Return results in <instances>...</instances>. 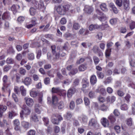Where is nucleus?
Segmentation results:
<instances>
[{
    "instance_id": "f257e3e1",
    "label": "nucleus",
    "mask_w": 135,
    "mask_h": 135,
    "mask_svg": "<svg viewBox=\"0 0 135 135\" xmlns=\"http://www.w3.org/2000/svg\"><path fill=\"white\" fill-rule=\"evenodd\" d=\"M31 3L32 6L36 9H39L43 12L45 9V6L44 5V2L42 0H40L39 3L37 1L32 0Z\"/></svg>"
},
{
    "instance_id": "f03ea898",
    "label": "nucleus",
    "mask_w": 135,
    "mask_h": 135,
    "mask_svg": "<svg viewBox=\"0 0 135 135\" xmlns=\"http://www.w3.org/2000/svg\"><path fill=\"white\" fill-rule=\"evenodd\" d=\"M70 6L69 4L63 6L59 5L57 6L56 9L57 12L61 15H65L66 12L68 11L70 9Z\"/></svg>"
},
{
    "instance_id": "7ed1b4c3",
    "label": "nucleus",
    "mask_w": 135,
    "mask_h": 135,
    "mask_svg": "<svg viewBox=\"0 0 135 135\" xmlns=\"http://www.w3.org/2000/svg\"><path fill=\"white\" fill-rule=\"evenodd\" d=\"M31 112V110L30 109L26 107L22 110L20 112V117L22 119H24V115H29Z\"/></svg>"
},
{
    "instance_id": "20e7f679",
    "label": "nucleus",
    "mask_w": 135,
    "mask_h": 135,
    "mask_svg": "<svg viewBox=\"0 0 135 135\" xmlns=\"http://www.w3.org/2000/svg\"><path fill=\"white\" fill-rule=\"evenodd\" d=\"M27 105L30 107L32 106L34 104V101L32 98L26 97L24 99Z\"/></svg>"
},
{
    "instance_id": "39448f33",
    "label": "nucleus",
    "mask_w": 135,
    "mask_h": 135,
    "mask_svg": "<svg viewBox=\"0 0 135 135\" xmlns=\"http://www.w3.org/2000/svg\"><path fill=\"white\" fill-rule=\"evenodd\" d=\"M51 48L52 50V52L53 55L55 56L56 58H59V54L57 51H56L55 46V45L51 46Z\"/></svg>"
},
{
    "instance_id": "423d86ee",
    "label": "nucleus",
    "mask_w": 135,
    "mask_h": 135,
    "mask_svg": "<svg viewBox=\"0 0 135 135\" xmlns=\"http://www.w3.org/2000/svg\"><path fill=\"white\" fill-rule=\"evenodd\" d=\"M85 12L88 14H90L93 11V8L90 6L86 5L84 9Z\"/></svg>"
},
{
    "instance_id": "0eeeda50",
    "label": "nucleus",
    "mask_w": 135,
    "mask_h": 135,
    "mask_svg": "<svg viewBox=\"0 0 135 135\" xmlns=\"http://www.w3.org/2000/svg\"><path fill=\"white\" fill-rule=\"evenodd\" d=\"M97 123V119L95 118H91L89 122L88 125L89 126L94 127Z\"/></svg>"
},
{
    "instance_id": "6e6552de",
    "label": "nucleus",
    "mask_w": 135,
    "mask_h": 135,
    "mask_svg": "<svg viewBox=\"0 0 135 135\" xmlns=\"http://www.w3.org/2000/svg\"><path fill=\"white\" fill-rule=\"evenodd\" d=\"M76 91L75 89L74 88H70L67 91V96L68 97H71Z\"/></svg>"
},
{
    "instance_id": "1a4fd4ad",
    "label": "nucleus",
    "mask_w": 135,
    "mask_h": 135,
    "mask_svg": "<svg viewBox=\"0 0 135 135\" xmlns=\"http://www.w3.org/2000/svg\"><path fill=\"white\" fill-rule=\"evenodd\" d=\"M10 18V14L8 11L4 12L2 16V19L3 20H8Z\"/></svg>"
},
{
    "instance_id": "9d476101",
    "label": "nucleus",
    "mask_w": 135,
    "mask_h": 135,
    "mask_svg": "<svg viewBox=\"0 0 135 135\" xmlns=\"http://www.w3.org/2000/svg\"><path fill=\"white\" fill-rule=\"evenodd\" d=\"M101 122L102 125L104 127H108L109 125L108 120L105 118H102L101 120Z\"/></svg>"
},
{
    "instance_id": "9b49d317",
    "label": "nucleus",
    "mask_w": 135,
    "mask_h": 135,
    "mask_svg": "<svg viewBox=\"0 0 135 135\" xmlns=\"http://www.w3.org/2000/svg\"><path fill=\"white\" fill-rule=\"evenodd\" d=\"M51 121L54 124H58L59 123L57 118L56 117V114H53L51 116Z\"/></svg>"
},
{
    "instance_id": "f8f14e48",
    "label": "nucleus",
    "mask_w": 135,
    "mask_h": 135,
    "mask_svg": "<svg viewBox=\"0 0 135 135\" xmlns=\"http://www.w3.org/2000/svg\"><path fill=\"white\" fill-rule=\"evenodd\" d=\"M100 27V26L97 24L94 25L91 24L89 27V30L91 31L94 30L96 29H97Z\"/></svg>"
},
{
    "instance_id": "ddd939ff",
    "label": "nucleus",
    "mask_w": 135,
    "mask_h": 135,
    "mask_svg": "<svg viewBox=\"0 0 135 135\" xmlns=\"http://www.w3.org/2000/svg\"><path fill=\"white\" fill-rule=\"evenodd\" d=\"M129 0H123V6L124 8L126 10H128L129 8Z\"/></svg>"
},
{
    "instance_id": "4468645a",
    "label": "nucleus",
    "mask_w": 135,
    "mask_h": 135,
    "mask_svg": "<svg viewBox=\"0 0 135 135\" xmlns=\"http://www.w3.org/2000/svg\"><path fill=\"white\" fill-rule=\"evenodd\" d=\"M87 68V65L86 64H84L80 65L78 68L79 70L80 71H84Z\"/></svg>"
},
{
    "instance_id": "2eb2a0df",
    "label": "nucleus",
    "mask_w": 135,
    "mask_h": 135,
    "mask_svg": "<svg viewBox=\"0 0 135 135\" xmlns=\"http://www.w3.org/2000/svg\"><path fill=\"white\" fill-rule=\"evenodd\" d=\"M8 117L10 119H12V117L17 115V113L16 112L12 111L8 112Z\"/></svg>"
},
{
    "instance_id": "dca6fc26",
    "label": "nucleus",
    "mask_w": 135,
    "mask_h": 135,
    "mask_svg": "<svg viewBox=\"0 0 135 135\" xmlns=\"http://www.w3.org/2000/svg\"><path fill=\"white\" fill-rule=\"evenodd\" d=\"M97 81V79L96 76L95 75L91 76L90 78L91 83L93 85H94L96 83Z\"/></svg>"
},
{
    "instance_id": "f3484780",
    "label": "nucleus",
    "mask_w": 135,
    "mask_h": 135,
    "mask_svg": "<svg viewBox=\"0 0 135 135\" xmlns=\"http://www.w3.org/2000/svg\"><path fill=\"white\" fill-rule=\"evenodd\" d=\"M23 83L25 85H28L31 84L32 81L30 78L29 77H27L25 79Z\"/></svg>"
},
{
    "instance_id": "a211bd4d",
    "label": "nucleus",
    "mask_w": 135,
    "mask_h": 135,
    "mask_svg": "<svg viewBox=\"0 0 135 135\" xmlns=\"http://www.w3.org/2000/svg\"><path fill=\"white\" fill-rule=\"evenodd\" d=\"M21 125L23 128L27 129L29 127V123L28 122L23 121L21 122Z\"/></svg>"
},
{
    "instance_id": "6ab92c4d",
    "label": "nucleus",
    "mask_w": 135,
    "mask_h": 135,
    "mask_svg": "<svg viewBox=\"0 0 135 135\" xmlns=\"http://www.w3.org/2000/svg\"><path fill=\"white\" fill-rule=\"evenodd\" d=\"M101 9L103 11H107L108 9L107 8L106 4L104 3H103L100 5Z\"/></svg>"
},
{
    "instance_id": "aec40b11",
    "label": "nucleus",
    "mask_w": 135,
    "mask_h": 135,
    "mask_svg": "<svg viewBox=\"0 0 135 135\" xmlns=\"http://www.w3.org/2000/svg\"><path fill=\"white\" fill-rule=\"evenodd\" d=\"M108 118L110 121L111 123H114L116 120V119L114 116L111 114L109 116Z\"/></svg>"
},
{
    "instance_id": "412c9836",
    "label": "nucleus",
    "mask_w": 135,
    "mask_h": 135,
    "mask_svg": "<svg viewBox=\"0 0 135 135\" xmlns=\"http://www.w3.org/2000/svg\"><path fill=\"white\" fill-rule=\"evenodd\" d=\"M78 71V70L77 69H73L71 70L70 72L69 73V74L71 76L76 74Z\"/></svg>"
},
{
    "instance_id": "4be33fe9",
    "label": "nucleus",
    "mask_w": 135,
    "mask_h": 135,
    "mask_svg": "<svg viewBox=\"0 0 135 135\" xmlns=\"http://www.w3.org/2000/svg\"><path fill=\"white\" fill-rule=\"evenodd\" d=\"M30 94L31 97L35 98L37 96L38 93L36 91L32 90L30 92Z\"/></svg>"
},
{
    "instance_id": "5701e85b",
    "label": "nucleus",
    "mask_w": 135,
    "mask_h": 135,
    "mask_svg": "<svg viewBox=\"0 0 135 135\" xmlns=\"http://www.w3.org/2000/svg\"><path fill=\"white\" fill-rule=\"evenodd\" d=\"M31 119L35 122H37L38 121L37 117L35 114H32Z\"/></svg>"
},
{
    "instance_id": "b1692460",
    "label": "nucleus",
    "mask_w": 135,
    "mask_h": 135,
    "mask_svg": "<svg viewBox=\"0 0 135 135\" xmlns=\"http://www.w3.org/2000/svg\"><path fill=\"white\" fill-rule=\"evenodd\" d=\"M111 52V49H107L105 51V55L106 57H109Z\"/></svg>"
},
{
    "instance_id": "393cba45",
    "label": "nucleus",
    "mask_w": 135,
    "mask_h": 135,
    "mask_svg": "<svg viewBox=\"0 0 135 135\" xmlns=\"http://www.w3.org/2000/svg\"><path fill=\"white\" fill-rule=\"evenodd\" d=\"M9 9L12 11L14 14H15L17 11L16 6L14 4L10 8H9Z\"/></svg>"
},
{
    "instance_id": "a878e982",
    "label": "nucleus",
    "mask_w": 135,
    "mask_h": 135,
    "mask_svg": "<svg viewBox=\"0 0 135 135\" xmlns=\"http://www.w3.org/2000/svg\"><path fill=\"white\" fill-rule=\"evenodd\" d=\"M57 105L59 109H62L64 107V104L62 102H60L57 104Z\"/></svg>"
},
{
    "instance_id": "bb28decb",
    "label": "nucleus",
    "mask_w": 135,
    "mask_h": 135,
    "mask_svg": "<svg viewBox=\"0 0 135 135\" xmlns=\"http://www.w3.org/2000/svg\"><path fill=\"white\" fill-rule=\"evenodd\" d=\"M81 118L82 121L83 123H86L87 122L88 118L85 115H82Z\"/></svg>"
},
{
    "instance_id": "cd10ccee",
    "label": "nucleus",
    "mask_w": 135,
    "mask_h": 135,
    "mask_svg": "<svg viewBox=\"0 0 135 135\" xmlns=\"http://www.w3.org/2000/svg\"><path fill=\"white\" fill-rule=\"evenodd\" d=\"M58 101V98L56 96H52V103L54 105H55L56 104Z\"/></svg>"
},
{
    "instance_id": "c85d7f7f",
    "label": "nucleus",
    "mask_w": 135,
    "mask_h": 135,
    "mask_svg": "<svg viewBox=\"0 0 135 135\" xmlns=\"http://www.w3.org/2000/svg\"><path fill=\"white\" fill-rule=\"evenodd\" d=\"M30 15L32 16L34 15L36 13V9L33 7H31L30 8Z\"/></svg>"
},
{
    "instance_id": "c756f323",
    "label": "nucleus",
    "mask_w": 135,
    "mask_h": 135,
    "mask_svg": "<svg viewBox=\"0 0 135 135\" xmlns=\"http://www.w3.org/2000/svg\"><path fill=\"white\" fill-rule=\"evenodd\" d=\"M61 89L59 88H52V92L53 93H59Z\"/></svg>"
},
{
    "instance_id": "7c9ffc66",
    "label": "nucleus",
    "mask_w": 135,
    "mask_h": 135,
    "mask_svg": "<svg viewBox=\"0 0 135 135\" xmlns=\"http://www.w3.org/2000/svg\"><path fill=\"white\" fill-rule=\"evenodd\" d=\"M11 68V66L9 65H7L4 66L3 68V70L4 72H7Z\"/></svg>"
},
{
    "instance_id": "2f4dec72",
    "label": "nucleus",
    "mask_w": 135,
    "mask_h": 135,
    "mask_svg": "<svg viewBox=\"0 0 135 135\" xmlns=\"http://www.w3.org/2000/svg\"><path fill=\"white\" fill-rule=\"evenodd\" d=\"M59 93L60 95V96H62L64 97H66V91L65 90L61 89Z\"/></svg>"
},
{
    "instance_id": "473e14b6",
    "label": "nucleus",
    "mask_w": 135,
    "mask_h": 135,
    "mask_svg": "<svg viewBox=\"0 0 135 135\" xmlns=\"http://www.w3.org/2000/svg\"><path fill=\"white\" fill-rule=\"evenodd\" d=\"M100 109L103 111H106L108 109V107L104 104L101 105L100 107Z\"/></svg>"
},
{
    "instance_id": "72a5a7b5",
    "label": "nucleus",
    "mask_w": 135,
    "mask_h": 135,
    "mask_svg": "<svg viewBox=\"0 0 135 135\" xmlns=\"http://www.w3.org/2000/svg\"><path fill=\"white\" fill-rule=\"evenodd\" d=\"M120 108L122 110H126L128 109V107L126 104H124L121 105Z\"/></svg>"
},
{
    "instance_id": "f704fd0d",
    "label": "nucleus",
    "mask_w": 135,
    "mask_h": 135,
    "mask_svg": "<svg viewBox=\"0 0 135 135\" xmlns=\"http://www.w3.org/2000/svg\"><path fill=\"white\" fill-rule=\"evenodd\" d=\"M80 28L79 24L75 22L73 25V28L75 30H77Z\"/></svg>"
},
{
    "instance_id": "c9c22d12",
    "label": "nucleus",
    "mask_w": 135,
    "mask_h": 135,
    "mask_svg": "<svg viewBox=\"0 0 135 135\" xmlns=\"http://www.w3.org/2000/svg\"><path fill=\"white\" fill-rule=\"evenodd\" d=\"M19 72L21 74L24 75H25L26 71L25 69L21 68L20 69Z\"/></svg>"
},
{
    "instance_id": "e433bc0d",
    "label": "nucleus",
    "mask_w": 135,
    "mask_h": 135,
    "mask_svg": "<svg viewBox=\"0 0 135 135\" xmlns=\"http://www.w3.org/2000/svg\"><path fill=\"white\" fill-rule=\"evenodd\" d=\"M97 76L99 78L103 79L104 77V74L103 73L99 71L97 72Z\"/></svg>"
},
{
    "instance_id": "4c0bfd02",
    "label": "nucleus",
    "mask_w": 135,
    "mask_h": 135,
    "mask_svg": "<svg viewBox=\"0 0 135 135\" xmlns=\"http://www.w3.org/2000/svg\"><path fill=\"white\" fill-rule=\"evenodd\" d=\"M116 4L119 7H121L123 4V0H117Z\"/></svg>"
},
{
    "instance_id": "58836bf2",
    "label": "nucleus",
    "mask_w": 135,
    "mask_h": 135,
    "mask_svg": "<svg viewBox=\"0 0 135 135\" xmlns=\"http://www.w3.org/2000/svg\"><path fill=\"white\" fill-rule=\"evenodd\" d=\"M98 19L101 21H105L107 19V17L105 15H103L101 17H99Z\"/></svg>"
},
{
    "instance_id": "ea45409f",
    "label": "nucleus",
    "mask_w": 135,
    "mask_h": 135,
    "mask_svg": "<svg viewBox=\"0 0 135 135\" xmlns=\"http://www.w3.org/2000/svg\"><path fill=\"white\" fill-rule=\"evenodd\" d=\"M28 58L30 60H33L34 58V56L33 53H30L28 55Z\"/></svg>"
},
{
    "instance_id": "a19ab883",
    "label": "nucleus",
    "mask_w": 135,
    "mask_h": 135,
    "mask_svg": "<svg viewBox=\"0 0 135 135\" xmlns=\"http://www.w3.org/2000/svg\"><path fill=\"white\" fill-rule=\"evenodd\" d=\"M43 120L44 123V124L45 125L47 126L48 124L49 123V119L47 117H44L43 119Z\"/></svg>"
},
{
    "instance_id": "79ce46f5",
    "label": "nucleus",
    "mask_w": 135,
    "mask_h": 135,
    "mask_svg": "<svg viewBox=\"0 0 135 135\" xmlns=\"http://www.w3.org/2000/svg\"><path fill=\"white\" fill-rule=\"evenodd\" d=\"M7 109V107L3 105H0V110L2 112L5 111Z\"/></svg>"
},
{
    "instance_id": "37998d69",
    "label": "nucleus",
    "mask_w": 135,
    "mask_h": 135,
    "mask_svg": "<svg viewBox=\"0 0 135 135\" xmlns=\"http://www.w3.org/2000/svg\"><path fill=\"white\" fill-rule=\"evenodd\" d=\"M117 22V19L116 18L112 19L110 20V22L112 25H114Z\"/></svg>"
},
{
    "instance_id": "c03bdc74",
    "label": "nucleus",
    "mask_w": 135,
    "mask_h": 135,
    "mask_svg": "<svg viewBox=\"0 0 135 135\" xmlns=\"http://www.w3.org/2000/svg\"><path fill=\"white\" fill-rule=\"evenodd\" d=\"M13 124L14 126L20 125V123L18 119H16L14 120L13 121Z\"/></svg>"
},
{
    "instance_id": "a18cd8bd",
    "label": "nucleus",
    "mask_w": 135,
    "mask_h": 135,
    "mask_svg": "<svg viewBox=\"0 0 135 135\" xmlns=\"http://www.w3.org/2000/svg\"><path fill=\"white\" fill-rule=\"evenodd\" d=\"M8 79V76L6 75H4L3 78V83L6 84Z\"/></svg>"
},
{
    "instance_id": "49530a36",
    "label": "nucleus",
    "mask_w": 135,
    "mask_h": 135,
    "mask_svg": "<svg viewBox=\"0 0 135 135\" xmlns=\"http://www.w3.org/2000/svg\"><path fill=\"white\" fill-rule=\"evenodd\" d=\"M72 116L71 113L70 112H68L67 113L65 117L68 120Z\"/></svg>"
},
{
    "instance_id": "de8ad7c7",
    "label": "nucleus",
    "mask_w": 135,
    "mask_h": 135,
    "mask_svg": "<svg viewBox=\"0 0 135 135\" xmlns=\"http://www.w3.org/2000/svg\"><path fill=\"white\" fill-rule=\"evenodd\" d=\"M14 60L11 58H8L6 60V62L7 64H13L14 62Z\"/></svg>"
},
{
    "instance_id": "09e8293b",
    "label": "nucleus",
    "mask_w": 135,
    "mask_h": 135,
    "mask_svg": "<svg viewBox=\"0 0 135 135\" xmlns=\"http://www.w3.org/2000/svg\"><path fill=\"white\" fill-rule=\"evenodd\" d=\"M84 100L85 102V104L86 105H88L90 104V102L88 98L84 97Z\"/></svg>"
},
{
    "instance_id": "8fccbe9b",
    "label": "nucleus",
    "mask_w": 135,
    "mask_h": 135,
    "mask_svg": "<svg viewBox=\"0 0 135 135\" xmlns=\"http://www.w3.org/2000/svg\"><path fill=\"white\" fill-rule=\"evenodd\" d=\"M35 131L33 130H30L27 133V135H35Z\"/></svg>"
},
{
    "instance_id": "3c124183",
    "label": "nucleus",
    "mask_w": 135,
    "mask_h": 135,
    "mask_svg": "<svg viewBox=\"0 0 135 135\" xmlns=\"http://www.w3.org/2000/svg\"><path fill=\"white\" fill-rule=\"evenodd\" d=\"M7 85L6 84L3 83V86L2 88V89L3 91L4 92L5 91V89H7L8 90L7 88Z\"/></svg>"
},
{
    "instance_id": "603ef678",
    "label": "nucleus",
    "mask_w": 135,
    "mask_h": 135,
    "mask_svg": "<svg viewBox=\"0 0 135 135\" xmlns=\"http://www.w3.org/2000/svg\"><path fill=\"white\" fill-rule=\"evenodd\" d=\"M93 59L95 64H97L99 61V59L96 56L94 57Z\"/></svg>"
},
{
    "instance_id": "864d4df0",
    "label": "nucleus",
    "mask_w": 135,
    "mask_h": 135,
    "mask_svg": "<svg viewBox=\"0 0 135 135\" xmlns=\"http://www.w3.org/2000/svg\"><path fill=\"white\" fill-rule=\"evenodd\" d=\"M112 80V78L110 77H108L107 78V79L104 82V84H108L111 82Z\"/></svg>"
},
{
    "instance_id": "5fc2aeb1",
    "label": "nucleus",
    "mask_w": 135,
    "mask_h": 135,
    "mask_svg": "<svg viewBox=\"0 0 135 135\" xmlns=\"http://www.w3.org/2000/svg\"><path fill=\"white\" fill-rule=\"evenodd\" d=\"M100 92L102 94L105 95L106 94V91L105 89L103 88H101L100 89Z\"/></svg>"
},
{
    "instance_id": "6e6d98bb",
    "label": "nucleus",
    "mask_w": 135,
    "mask_h": 135,
    "mask_svg": "<svg viewBox=\"0 0 135 135\" xmlns=\"http://www.w3.org/2000/svg\"><path fill=\"white\" fill-rule=\"evenodd\" d=\"M100 26V27H101L102 29V30H105L108 27H109V26L108 24L106 23L105 24H102V25Z\"/></svg>"
},
{
    "instance_id": "4d7b16f0",
    "label": "nucleus",
    "mask_w": 135,
    "mask_h": 135,
    "mask_svg": "<svg viewBox=\"0 0 135 135\" xmlns=\"http://www.w3.org/2000/svg\"><path fill=\"white\" fill-rule=\"evenodd\" d=\"M130 27L131 30L135 28V22L132 21L130 25Z\"/></svg>"
},
{
    "instance_id": "13d9d810",
    "label": "nucleus",
    "mask_w": 135,
    "mask_h": 135,
    "mask_svg": "<svg viewBox=\"0 0 135 135\" xmlns=\"http://www.w3.org/2000/svg\"><path fill=\"white\" fill-rule=\"evenodd\" d=\"M44 83L46 84H48L50 83V79L49 78H46L44 80Z\"/></svg>"
},
{
    "instance_id": "bf43d9fd",
    "label": "nucleus",
    "mask_w": 135,
    "mask_h": 135,
    "mask_svg": "<svg viewBox=\"0 0 135 135\" xmlns=\"http://www.w3.org/2000/svg\"><path fill=\"white\" fill-rule=\"evenodd\" d=\"M71 81L69 79H67L63 81V84L69 85L71 82Z\"/></svg>"
},
{
    "instance_id": "052dcab7",
    "label": "nucleus",
    "mask_w": 135,
    "mask_h": 135,
    "mask_svg": "<svg viewBox=\"0 0 135 135\" xmlns=\"http://www.w3.org/2000/svg\"><path fill=\"white\" fill-rule=\"evenodd\" d=\"M66 21L65 18L63 17L61 18L60 23L62 25H64L66 23Z\"/></svg>"
},
{
    "instance_id": "680f3d73",
    "label": "nucleus",
    "mask_w": 135,
    "mask_h": 135,
    "mask_svg": "<svg viewBox=\"0 0 135 135\" xmlns=\"http://www.w3.org/2000/svg\"><path fill=\"white\" fill-rule=\"evenodd\" d=\"M65 37L67 38H71L72 37V36L70 33L67 32L64 35Z\"/></svg>"
},
{
    "instance_id": "e2e57ef3",
    "label": "nucleus",
    "mask_w": 135,
    "mask_h": 135,
    "mask_svg": "<svg viewBox=\"0 0 135 135\" xmlns=\"http://www.w3.org/2000/svg\"><path fill=\"white\" fill-rule=\"evenodd\" d=\"M94 93L93 91H90L89 93V96L91 98L94 97Z\"/></svg>"
},
{
    "instance_id": "0e129e2a",
    "label": "nucleus",
    "mask_w": 135,
    "mask_h": 135,
    "mask_svg": "<svg viewBox=\"0 0 135 135\" xmlns=\"http://www.w3.org/2000/svg\"><path fill=\"white\" fill-rule=\"evenodd\" d=\"M12 97L13 99L16 102H17L18 101V99L16 95L15 94H13L12 95Z\"/></svg>"
},
{
    "instance_id": "69168bd1",
    "label": "nucleus",
    "mask_w": 135,
    "mask_h": 135,
    "mask_svg": "<svg viewBox=\"0 0 135 135\" xmlns=\"http://www.w3.org/2000/svg\"><path fill=\"white\" fill-rule=\"evenodd\" d=\"M9 23L8 22H6L4 24V28L7 30L9 27Z\"/></svg>"
},
{
    "instance_id": "338daca9",
    "label": "nucleus",
    "mask_w": 135,
    "mask_h": 135,
    "mask_svg": "<svg viewBox=\"0 0 135 135\" xmlns=\"http://www.w3.org/2000/svg\"><path fill=\"white\" fill-rule=\"evenodd\" d=\"M4 134L6 135H12V133L9 131V128H8L5 130Z\"/></svg>"
},
{
    "instance_id": "774afa93",
    "label": "nucleus",
    "mask_w": 135,
    "mask_h": 135,
    "mask_svg": "<svg viewBox=\"0 0 135 135\" xmlns=\"http://www.w3.org/2000/svg\"><path fill=\"white\" fill-rule=\"evenodd\" d=\"M22 58V55L21 54H18L16 57V59L18 60H20Z\"/></svg>"
}]
</instances>
